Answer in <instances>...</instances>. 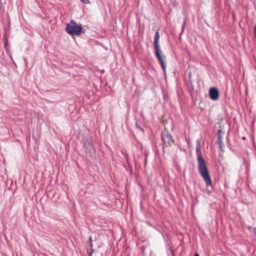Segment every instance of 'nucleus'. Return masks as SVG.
<instances>
[{
  "label": "nucleus",
  "instance_id": "f257e3e1",
  "mask_svg": "<svg viewBox=\"0 0 256 256\" xmlns=\"http://www.w3.org/2000/svg\"><path fill=\"white\" fill-rule=\"evenodd\" d=\"M196 154L197 156L198 171L204 180L207 188L212 186V179L208 172L206 162L202 156L200 151V144L198 140L196 142Z\"/></svg>",
  "mask_w": 256,
  "mask_h": 256
},
{
  "label": "nucleus",
  "instance_id": "f03ea898",
  "mask_svg": "<svg viewBox=\"0 0 256 256\" xmlns=\"http://www.w3.org/2000/svg\"><path fill=\"white\" fill-rule=\"evenodd\" d=\"M154 38V46L155 48L156 55L162 70L165 72L166 70V66L164 64L162 57L160 54V46L158 44L160 34L158 31L156 32Z\"/></svg>",
  "mask_w": 256,
  "mask_h": 256
},
{
  "label": "nucleus",
  "instance_id": "7ed1b4c3",
  "mask_svg": "<svg viewBox=\"0 0 256 256\" xmlns=\"http://www.w3.org/2000/svg\"><path fill=\"white\" fill-rule=\"evenodd\" d=\"M66 30L70 35H79L82 33V28L80 25L77 24L76 22L72 20L69 24H67Z\"/></svg>",
  "mask_w": 256,
  "mask_h": 256
},
{
  "label": "nucleus",
  "instance_id": "20e7f679",
  "mask_svg": "<svg viewBox=\"0 0 256 256\" xmlns=\"http://www.w3.org/2000/svg\"><path fill=\"white\" fill-rule=\"evenodd\" d=\"M162 138L164 143L171 146L172 143H174V140L170 134L168 132H164L162 134Z\"/></svg>",
  "mask_w": 256,
  "mask_h": 256
},
{
  "label": "nucleus",
  "instance_id": "39448f33",
  "mask_svg": "<svg viewBox=\"0 0 256 256\" xmlns=\"http://www.w3.org/2000/svg\"><path fill=\"white\" fill-rule=\"evenodd\" d=\"M209 96L211 100H217L219 96L218 90L215 88H210L209 90Z\"/></svg>",
  "mask_w": 256,
  "mask_h": 256
},
{
  "label": "nucleus",
  "instance_id": "423d86ee",
  "mask_svg": "<svg viewBox=\"0 0 256 256\" xmlns=\"http://www.w3.org/2000/svg\"><path fill=\"white\" fill-rule=\"evenodd\" d=\"M80 2L84 4H89L90 2L89 0H80Z\"/></svg>",
  "mask_w": 256,
  "mask_h": 256
},
{
  "label": "nucleus",
  "instance_id": "0eeeda50",
  "mask_svg": "<svg viewBox=\"0 0 256 256\" xmlns=\"http://www.w3.org/2000/svg\"><path fill=\"white\" fill-rule=\"evenodd\" d=\"M222 136H221L219 135L218 136V142L220 144H221L222 142Z\"/></svg>",
  "mask_w": 256,
  "mask_h": 256
},
{
  "label": "nucleus",
  "instance_id": "6e6552de",
  "mask_svg": "<svg viewBox=\"0 0 256 256\" xmlns=\"http://www.w3.org/2000/svg\"><path fill=\"white\" fill-rule=\"evenodd\" d=\"M89 241L90 244V246L92 247V238L90 237L89 238Z\"/></svg>",
  "mask_w": 256,
  "mask_h": 256
},
{
  "label": "nucleus",
  "instance_id": "1a4fd4ad",
  "mask_svg": "<svg viewBox=\"0 0 256 256\" xmlns=\"http://www.w3.org/2000/svg\"><path fill=\"white\" fill-rule=\"evenodd\" d=\"M254 32H255L256 37V25L254 26Z\"/></svg>",
  "mask_w": 256,
  "mask_h": 256
},
{
  "label": "nucleus",
  "instance_id": "9d476101",
  "mask_svg": "<svg viewBox=\"0 0 256 256\" xmlns=\"http://www.w3.org/2000/svg\"><path fill=\"white\" fill-rule=\"evenodd\" d=\"M194 256H200V255H199L198 253H196V254H194Z\"/></svg>",
  "mask_w": 256,
  "mask_h": 256
},
{
  "label": "nucleus",
  "instance_id": "9b49d317",
  "mask_svg": "<svg viewBox=\"0 0 256 256\" xmlns=\"http://www.w3.org/2000/svg\"><path fill=\"white\" fill-rule=\"evenodd\" d=\"M92 256V252L89 254V256Z\"/></svg>",
  "mask_w": 256,
  "mask_h": 256
}]
</instances>
